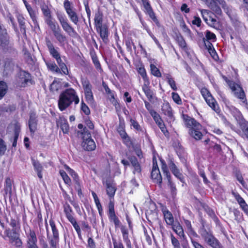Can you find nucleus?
Here are the masks:
<instances>
[{
	"mask_svg": "<svg viewBox=\"0 0 248 248\" xmlns=\"http://www.w3.org/2000/svg\"><path fill=\"white\" fill-rule=\"evenodd\" d=\"M162 110L165 115H167L170 117H172V108L168 102H164L162 106Z\"/></svg>",
	"mask_w": 248,
	"mask_h": 248,
	"instance_id": "33",
	"label": "nucleus"
},
{
	"mask_svg": "<svg viewBox=\"0 0 248 248\" xmlns=\"http://www.w3.org/2000/svg\"><path fill=\"white\" fill-rule=\"evenodd\" d=\"M103 183L106 187V191L108 196L110 198L113 197L116 190L115 185L113 182L109 179L103 181Z\"/></svg>",
	"mask_w": 248,
	"mask_h": 248,
	"instance_id": "16",
	"label": "nucleus"
},
{
	"mask_svg": "<svg viewBox=\"0 0 248 248\" xmlns=\"http://www.w3.org/2000/svg\"><path fill=\"white\" fill-rule=\"evenodd\" d=\"M31 161L32 165L34 167V169L35 171L37 172L38 177L40 179H42L43 175L42 173V171L43 170V166L39 162L36 161L34 159H32Z\"/></svg>",
	"mask_w": 248,
	"mask_h": 248,
	"instance_id": "32",
	"label": "nucleus"
},
{
	"mask_svg": "<svg viewBox=\"0 0 248 248\" xmlns=\"http://www.w3.org/2000/svg\"><path fill=\"white\" fill-rule=\"evenodd\" d=\"M169 167L172 173L181 182H183V177L182 174L180 172L179 170L177 168L175 164L172 161H170V163Z\"/></svg>",
	"mask_w": 248,
	"mask_h": 248,
	"instance_id": "28",
	"label": "nucleus"
},
{
	"mask_svg": "<svg viewBox=\"0 0 248 248\" xmlns=\"http://www.w3.org/2000/svg\"><path fill=\"white\" fill-rule=\"evenodd\" d=\"M201 93L205 100L208 98L209 96H212L209 91L206 88H202L201 89Z\"/></svg>",
	"mask_w": 248,
	"mask_h": 248,
	"instance_id": "57",
	"label": "nucleus"
},
{
	"mask_svg": "<svg viewBox=\"0 0 248 248\" xmlns=\"http://www.w3.org/2000/svg\"><path fill=\"white\" fill-rule=\"evenodd\" d=\"M205 37L206 38L205 41H208V40H210L212 42H215L216 41V35L209 31H206Z\"/></svg>",
	"mask_w": 248,
	"mask_h": 248,
	"instance_id": "51",
	"label": "nucleus"
},
{
	"mask_svg": "<svg viewBox=\"0 0 248 248\" xmlns=\"http://www.w3.org/2000/svg\"><path fill=\"white\" fill-rule=\"evenodd\" d=\"M61 87V84L60 80L54 79L50 86V90L52 92L57 91Z\"/></svg>",
	"mask_w": 248,
	"mask_h": 248,
	"instance_id": "38",
	"label": "nucleus"
},
{
	"mask_svg": "<svg viewBox=\"0 0 248 248\" xmlns=\"http://www.w3.org/2000/svg\"><path fill=\"white\" fill-rule=\"evenodd\" d=\"M131 125L137 130H140V126L139 123L134 119L131 118L130 120Z\"/></svg>",
	"mask_w": 248,
	"mask_h": 248,
	"instance_id": "63",
	"label": "nucleus"
},
{
	"mask_svg": "<svg viewBox=\"0 0 248 248\" xmlns=\"http://www.w3.org/2000/svg\"><path fill=\"white\" fill-rule=\"evenodd\" d=\"M171 242L173 248H181L179 241L171 234L170 235Z\"/></svg>",
	"mask_w": 248,
	"mask_h": 248,
	"instance_id": "55",
	"label": "nucleus"
},
{
	"mask_svg": "<svg viewBox=\"0 0 248 248\" xmlns=\"http://www.w3.org/2000/svg\"><path fill=\"white\" fill-rule=\"evenodd\" d=\"M53 33L60 45L61 46H64L65 43L67 42V38L66 36L62 33L61 28H60L57 29L53 31Z\"/></svg>",
	"mask_w": 248,
	"mask_h": 248,
	"instance_id": "22",
	"label": "nucleus"
},
{
	"mask_svg": "<svg viewBox=\"0 0 248 248\" xmlns=\"http://www.w3.org/2000/svg\"><path fill=\"white\" fill-rule=\"evenodd\" d=\"M56 15L63 30L66 32L69 35H72L76 33L74 28L68 23L66 17L63 14L58 12L56 14Z\"/></svg>",
	"mask_w": 248,
	"mask_h": 248,
	"instance_id": "7",
	"label": "nucleus"
},
{
	"mask_svg": "<svg viewBox=\"0 0 248 248\" xmlns=\"http://www.w3.org/2000/svg\"><path fill=\"white\" fill-rule=\"evenodd\" d=\"M92 60L93 64H94V66L96 69L99 71V72H102V69L101 68V66L100 65V63L97 59V58L96 56H93L92 57Z\"/></svg>",
	"mask_w": 248,
	"mask_h": 248,
	"instance_id": "54",
	"label": "nucleus"
},
{
	"mask_svg": "<svg viewBox=\"0 0 248 248\" xmlns=\"http://www.w3.org/2000/svg\"><path fill=\"white\" fill-rule=\"evenodd\" d=\"M45 21L50 29L52 30V32L60 28L57 23L53 19L52 16L45 18Z\"/></svg>",
	"mask_w": 248,
	"mask_h": 248,
	"instance_id": "27",
	"label": "nucleus"
},
{
	"mask_svg": "<svg viewBox=\"0 0 248 248\" xmlns=\"http://www.w3.org/2000/svg\"><path fill=\"white\" fill-rule=\"evenodd\" d=\"M138 72L143 78L144 83L149 82V80L147 77V73L145 68L143 67H140L138 69Z\"/></svg>",
	"mask_w": 248,
	"mask_h": 248,
	"instance_id": "43",
	"label": "nucleus"
},
{
	"mask_svg": "<svg viewBox=\"0 0 248 248\" xmlns=\"http://www.w3.org/2000/svg\"><path fill=\"white\" fill-rule=\"evenodd\" d=\"M81 83L84 90L85 99L89 104L93 103V96L92 92V85L87 78H82Z\"/></svg>",
	"mask_w": 248,
	"mask_h": 248,
	"instance_id": "3",
	"label": "nucleus"
},
{
	"mask_svg": "<svg viewBox=\"0 0 248 248\" xmlns=\"http://www.w3.org/2000/svg\"><path fill=\"white\" fill-rule=\"evenodd\" d=\"M83 141L82 146L83 149L87 151H93L96 148V145L93 140L91 138L90 132L85 131L82 133Z\"/></svg>",
	"mask_w": 248,
	"mask_h": 248,
	"instance_id": "6",
	"label": "nucleus"
},
{
	"mask_svg": "<svg viewBox=\"0 0 248 248\" xmlns=\"http://www.w3.org/2000/svg\"><path fill=\"white\" fill-rule=\"evenodd\" d=\"M202 236L205 241L213 248H220L221 244L211 233L204 231L202 233Z\"/></svg>",
	"mask_w": 248,
	"mask_h": 248,
	"instance_id": "10",
	"label": "nucleus"
},
{
	"mask_svg": "<svg viewBox=\"0 0 248 248\" xmlns=\"http://www.w3.org/2000/svg\"><path fill=\"white\" fill-rule=\"evenodd\" d=\"M150 68L151 73L154 76L156 77H160L161 76V74L159 70L154 64H151L150 65Z\"/></svg>",
	"mask_w": 248,
	"mask_h": 248,
	"instance_id": "50",
	"label": "nucleus"
},
{
	"mask_svg": "<svg viewBox=\"0 0 248 248\" xmlns=\"http://www.w3.org/2000/svg\"><path fill=\"white\" fill-rule=\"evenodd\" d=\"M4 234L9 238V242L13 246L18 248L22 247V242L16 232L11 231L10 229H6L4 231Z\"/></svg>",
	"mask_w": 248,
	"mask_h": 248,
	"instance_id": "5",
	"label": "nucleus"
},
{
	"mask_svg": "<svg viewBox=\"0 0 248 248\" xmlns=\"http://www.w3.org/2000/svg\"><path fill=\"white\" fill-rule=\"evenodd\" d=\"M36 114L34 112L30 114V120L29 121V126L31 132L33 133L36 129L37 121Z\"/></svg>",
	"mask_w": 248,
	"mask_h": 248,
	"instance_id": "29",
	"label": "nucleus"
},
{
	"mask_svg": "<svg viewBox=\"0 0 248 248\" xmlns=\"http://www.w3.org/2000/svg\"><path fill=\"white\" fill-rule=\"evenodd\" d=\"M41 9L45 18L51 16V11L47 5H42L41 6Z\"/></svg>",
	"mask_w": 248,
	"mask_h": 248,
	"instance_id": "42",
	"label": "nucleus"
},
{
	"mask_svg": "<svg viewBox=\"0 0 248 248\" xmlns=\"http://www.w3.org/2000/svg\"><path fill=\"white\" fill-rule=\"evenodd\" d=\"M201 13L203 20L205 22H207L208 20V17L210 15H213L210 11L208 10H201Z\"/></svg>",
	"mask_w": 248,
	"mask_h": 248,
	"instance_id": "52",
	"label": "nucleus"
},
{
	"mask_svg": "<svg viewBox=\"0 0 248 248\" xmlns=\"http://www.w3.org/2000/svg\"><path fill=\"white\" fill-rule=\"evenodd\" d=\"M149 85L150 81L144 83L142 86V89L148 100L151 101L154 99V93L149 88Z\"/></svg>",
	"mask_w": 248,
	"mask_h": 248,
	"instance_id": "26",
	"label": "nucleus"
},
{
	"mask_svg": "<svg viewBox=\"0 0 248 248\" xmlns=\"http://www.w3.org/2000/svg\"><path fill=\"white\" fill-rule=\"evenodd\" d=\"M73 102L75 104H78L79 98L76 91L72 89H68L61 93L58 101V107L60 110L63 111L67 108Z\"/></svg>",
	"mask_w": 248,
	"mask_h": 248,
	"instance_id": "1",
	"label": "nucleus"
},
{
	"mask_svg": "<svg viewBox=\"0 0 248 248\" xmlns=\"http://www.w3.org/2000/svg\"><path fill=\"white\" fill-rule=\"evenodd\" d=\"M108 217L111 221L113 222L116 226L120 224V220L115 215V213L108 214Z\"/></svg>",
	"mask_w": 248,
	"mask_h": 248,
	"instance_id": "48",
	"label": "nucleus"
},
{
	"mask_svg": "<svg viewBox=\"0 0 248 248\" xmlns=\"http://www.w3.org/2000/svg\"><path fill=\"white\" fill-rule=\"evenodd\" d=\"M232 195L239 203L240 207L248 216V205L244 199L238 193L232 192Z\"/></svg>",
	"mask_w": 248,
	"mask_h": 248,
	"instance_id": "18",
	"label": "nucleus"
},
{
	"mask_svg": "<svg viewBox=\"0 0 248 248\" xmlns=\"http://www.w3.org/2000/svg\"><path fill=\"white\" fill-rule=\"evenodd\" d=\"M142 5L145 9V12L150 17L156 24H158L159 22L156 18L154 12L148 0H141Z\"/></svg>",
	"mask_w": 248,
	"mask_h": 248,
	"instance_id": "17",
	"label": "nucleus"
},
{
	"mask_svg": "<svg viewBox=\"0 0 248 248\" xmlns=\"http://www.w3.org/2000/svg\"><path fill=\"white\" fill-rule=\"evenodd\" d=\"M183 118L185 125L189 129V134L196 140L202 139L203 136L202 126L195 119L187 115H183Z\"/></svg>",
	"mask_w": 248,
	"mask_h": 248,
	"instance_id": "2",
	"label": "nucleus"
},
{
	"mask_svg": "<svg viewBox=\"0 0 248 248\" xmlns=\"http://www.w3.org/2000/svg\"><path fill=\"white\" fill-rule=\"evenodd\" d=\"M102 22V15L99 13L95 14L94 17V24L95 28L103 26L104 25H103Z\"/></svg>",
	"mask_w": 248,
	"mask_h": 248,
	"instance_id": "37",
	"label": "nucleus"
},
{
	"mask_svg": "<svg viewBox=\"0 0 248 248\" xmlns=\"http://www.w3.org/2000/svg\"><path fill=\"white\" fill-rule=\"evenodd\" d=\"M7 90V86L4 81H0V99L5 94Z\"/></svg>",
	"mask_w": 248,
	"mask_h": 248,
	"instance_id": "44",
	"label": "nucleus"
},
{
	"mask_svg": "<svg viewBox=\"0 0 248 248\" xmlns=\"http://www.w3.org/2000/svg\"><path fill=\"white\" fill-rule=\"evenodd\" d=\"M172 98L173 100L177 104L180 105L182 104L181 99L177 93L173 92L172 93Z\"/></svg>",
	"mask_w": 248,
	"mask_h": 248,
	"instance_id": "58",
	"label": "nucleus"
},
{
	"mask_svg": "<svg viewBox=\"0 0 248 248\" xmlns=\"http://www.w3.org/2000/svg\"><path fill=\"white\" fill-rule=\"evenodd\" d=\"M121 232L123 235L124 241L126 244L127 248H132L131 241L128 237V230L125 227H122L121 228Z\"/></svg>",
	"mask_w": 248,
	"mask_h": 248,
	"instance_id": "30",
	"label": "nucleus"
},
{
	"mask_svg": "<svg viewBox=\"0 0 248 248\" xmlns=\"http://www.w3.org/2000/svg\"><path fill=\"white\" fill-rule=\"evenodd\" d=\"M177 40L179 46L184 50H186L187 46L186 44L183 37L181 36H178L177 37Z\"/></svg>",
	"mask_w": 248,
	"mask_h": 248,
	"instance_id": "49",
	"label": "nucleus"
},
{
	"mask_svg": "<svg viewBox=\"0 0 248 248\" xmlns=\"http://www.w3.org/2000/svg\"><path fill=\"white\" fill-rule=\"evenodd\" d=\"M152 116L164 134L165 136L168 135L169 132L160 115L156 112H152Z\"/></svg>",
	"mask_w": 248,
	"mask_h": 248,
	"instance_id": "15",
	"label": "nucleus"
},
{
	"mask_svg": "<svg viewBox=\"0 0 248 248\" xmlns=\"http://www.w3.org/2000/svg\"><path fill=\"white\" fill-rule=\"evenodd\" d=\"M28 227H25L26 234L28 238L27 241H37V237L34 231L31 230L30 228L28 229Z\"/></svg>",
	"mask_w": 248,
	"mask_h": 248,
	"instance_id": "34",
	"label": "nucleus"
},
{
	"mask_svg": "<svg viewBox=\"0 0 248 248\" xmlns=\"http://www.w3.org/2000/svg\"><path fill=\"white\" fill-rule=\"evenodd\" d=\"M206 22L211 26H214L216 24L217 20L215 18L213 17L212 15H210V16L208 17V20Z\"/></svg>",
	"mask_w": 248,
	"mask_h": 248,
	"instance_id": "64",
	"label": "nucleus"
},
{
	"mask_svg": "<svg viewBox=\"0 0 248 248\" xmlns=\"http://www.w3.org/2000/svg\"><path fill=\"white\" fill-rule=\"evenodd\" d=\"M162 211L166 224L170 226L173 225V223H174V220L173 216L171 212L166 207H163Z\"/></svg>",
	"mask_w": 248,
	"mask_h": 248,
	"instance_id": "21",
	"label": "nucleus"
},
{
	"mask_svg": "<svg viewBox=\"0 0 248 248\" xmlns=\"http://www.w3.org/2000/svg\"><path fill=\"white\" fill-rule=\"evenodd\" d=\"M166 79L171 88L174 91H176L177 90V87L176 86L175 81L171 76L167 74L166 76Z\"/></svg>",
	"mask_w": 248,
	"mask_h": 248,
	"instance_id": "40",
	"label": "nucleus"
},
{
	"mask_svg": "<svg viewBox=\"0 0 248 248\" xmlns=\"http://www.w3.org/2000/svg\"><path fill=\"white\" fill-rule=\"evenodd\" d=\"M184 223L186 233L190 237V239L198 237V235L193 229L191 222L187 219H184Z\"/></svg>",
	"mask_w": 248,
	"mask_h": 248,
	"instance_id": "19",
	"label": "nucleus"
},
{
	"mask_svg": "<svg viewBox=\"0 0 248 248\" xmlns=\"http://www.w3.org/2000/svg\"><path fill=\"white\" fill-rule=\"evenodd\" d=\"M57 125L60 126L64 134H67L69 131V125L68 122L63 117H60L57 121Z\"/></svg>",
	"mask_w": 248,
	"mask_h": 248,
	"instance_id": "24",
	"label": "nucleus"
},
{
	"mask_svg": "<svg viewBox=\"0 0 248 248\" xmlns=\"http://www.w3.org/2000/svg\"><path fill=\"white\" fill-rule=\"evenodd\" d=\"M13 69V65L10 62H7L5 63L4 66V72L6 74H8L10 72H11Z\"/></svg>",
	"mask_w": 248,
	"mask_h": 248,
	"instance_id": "59",
	"label": "nucleus"
},
{
	"mask_svg": "<svg viewBox=\"0 0 248 248\" xmlns=\"http://www.w3.org/2000/svg\"><path fill=\"white\" fill-rule=\"evenodd\" d=\"M63 210L66 217L68 220L74 218L73 216V210L69 204L65 203L63 205Z\"/></svg>",
	"mask_w": 248,
	"mask_h": 248,
	"instance_id": "35",
	"label": "nucleus"
},
{
	"mask_svg": "<svg viewBox=\"0 0 248 248\" xmlns=\"http://www.w3.org/2000/svg\"><path fill=\"white\" fill-rule=\"evenodd\" d=\"M172 230L182 239H185L186 235L185 234L183 228L181 225L177 222L173 223V225H170Z\"/></svg>",
	"mask_w": 248,
	"mask_h": 248,
	"instance_id": "25",
	"label": "nucleus"
},
{
	"mask_svg": "<svg viewBox=\"0 0 248 248\" xmlns=\"http://www.w3.org/2000/svg\"><path fill=\"white\" fill-rule=\"evenodd\" d=\"M14 129L15 132V136L18 137L20 131V124L19 123L16 122L14 124Z\"/></svg>",
	"mask_w": 248,
	"mask_h": 248,
	"instance_id": "61",
	"label": "nucleus"
},
{
	"mask_svg": "<svg viewBox=\"0 0 248 248\" xmlns=\"http://www.w3.org/2000/svg\"><path fill=\"white\" fill-rule=\"evenodd\" d=\"M49 224L52 229L53 236L50 240V245L53 248H56L59 240V232L56 229L55 222L53 220H49Z\"/></svg>",
	"mask_w": 248,
	"mask_h": 248,
	"instance_id": "13",
	"label": "nucleus"
},
{
	"mask_svg": "<svg viewBox=\"0 0 248 248\" xmlns=\"http://www.w3.org/2000/svg\"><path fill=\"white\" fill-rule=\"evenodd\" d=\"M228 83L234 96L242 100L243 103H245L246 99L242 88L239 84L235 83L233 81H229Z\"/></svg>",
	"mask_w": 248,
	"mask_h": 248,
	"instance_id": "8",
	"label": "nucleus"
},
{
	"mask_svg": "<svg viewBox=\"0 0 248 248\" xmlns=\"http://www.w3.org/2000/svg\"><path fill=\"white\" fill-rule=\"evenodd\" d=\"M129 160L133 167V174L140 177L141 175V168L137 158L135 157H131Z\"/></svg>",
	"mask_w": 248,
	"mask_h": 248,
	"instance_id": "20",
	"label": "nucleus"
},
{
	"mask_svg": "<svg viewBox=\"0 0 248 248\" xmlns=\"http://www.w3.org/2000/svg\"><path fill=\"white\" fill-rule=\"evenodd\" d=\"M210 8H211L215 13V14L218 15H220L222 13L221 9L216 4L215 2L212 5V6L210 7Z\"/></svg>",
	"mask_w": 248,
	"mask_h": 248,
	"instance_id": "60",
	"label": "nucleus"
},
{
	"mask_svg": "<svg viewBox=\"0 0 248 248\" xmlns=\"http://www.w3.org/2000/svg\"><path fill=\"white\" fill-rule=\"evenodd\" d=\"M4 234L9 238V242L13 246L18 248L22 247V242L16 232L11 231L10 229H6L4 231Z\"/></svg>",
	"mask_w": 248,
	"mask_h": 248,
	"instance_id": "4",
	"label": "nucleus"
},
{
	"mask_svg": "<svg viewBox=\"0 0 248 248\" xmlns=\"http://www.w3.org/2000/svg\"><path fill=\"white\" fill-rule=\"evenodd\" d=\"M10 225L12 228L11 231L16 232V230L19 228V222L14 218L11 219Z\"/></svg>",
	"mask_w": 248,
	"mask_h": 248,
	"instance_id": "47",
	"label": "nucleus"
},
{
	"mask_svg": "<svg viewBox=\"0 0 248 248\" xmlns=\"http://www.w3.org/2000/svg\"><path fill=\"white\" fill-rule=\"evenodd\" d=\"M81 109L86 115H89L90 113V110L89 107L83 101L81 104Z\"/></svg>",
	"mask_w": 248,
	"mask_h": 248,
	"instance_id": "62",
	"label": "nucleus"
},
{
	"mask_svg": "<svg viewBox=\"0 0 248 248\" xmlns=\"http://www.w3.org/2000/svg\"><path fill=\"white\" fill-rule=\"evenodd\" d=\"M46 64L47 68L51 71L56 73H59L60 72V69L54 62H46Z\"/></svg>",
	"mask_w": 248,
	"mask_h": 248,
	"instance_id": "39",
	"label": "nucleus"
},
{
	"mask_svg": "<svg viewBox=\"0 0 248 248\" xmlns=\"http://www.w3.org/2000/svg\"><path fill=\"white\" fill-rule=\"evenodd\" d=\"M96 31L99 33L100 36L103 42L107 43L108 41V27L106 25L96 28Z\"/></svg>",
	"mask_w": 248,
	"mask_h": 248,
	"instance_id": "23",
	"label": "nucleus"
},
{
	"mask_svg": "<svg viewBox=\"0 0 248 248\" xmlns=\"http://www.w3.org/2000/svg\"><path fill=\"white\" fill-rule=\"evenodd\" d=\"M46 42L50 55L56 59L58 63L61 62L62 59L60 54L57 50L58 48H55L52 43L48 39H46Z\"/></svg>",
	"mask_w": 248,
	"mask_h": 248,
	"instance_id": "12",
	"label": "nucleus"
},
{
	"mask_svg": "<svg viewBox=\"0 0 248 248\" xmlns=\"http://www.w3.org/2000/svg\"><path fill=\"white\" fill-rule=\"evenodd\" d=\"M31 80V76L29 73L25 71H20L16 78V84L20 87H25Z\"/></svg>",
	"mask_w": 248,
	"mask_h": 248,
	"instance_id": "9",
	"label": "nucleus"
},
{
	"mask_svg": "<svg viewBox=\"0 0 248 248\" xmlns=\"http://www.w3.org/2000/svg\"><path fill=\"white\" fill-rule=\"evenodd\" d=\"M151 178L154 183L158 184L161 186L162 183V177L158 168L157 161L153 158V167L151 171Z\"/></svg>",
	"mask_w": 248,
	"mask_h": 248,
	"instance_id": "11",
	"label": "nucleus"
},
{
	"mask_svg": "<svg viewBox=\"0 0 248 248\" xmlns=\"http://www.w3.org/2000/svg\"><path fill=\"white\" fill-rule=\"evenodd\" d=\"M71 21L75 25H77L79 21L78 16L77 13L73 10L66 13Z\"/></svg>",
	"mask_w": 248,
	"mask_h": 248,
	"instance_id": "36",
	"label": "nucleus"
},
{
	"mask_svg": "<svg viewBox=\"0 0 248 248\" xmlns=\"http://www.w3.org/2000/svg\"><path fill=\"white\" fill-rule=\"evenodd\" d=\"M161 163V169L163 171V172L164 175L167 177L168 179H169L170 177V173L168 169L167 166L165 163V162L163 160H160Z\"/></svg>",
	"mask_w": 248,
	"mask_h": 248,
	"instance_id": "45",
	"label": "nucleus"
},
{
	"mask_svg": "<svg viewBox=\"0 0 248 248\" xmlns=\"http://www.w3.org/2000/svg\"><path fill=\"white\" fill-rule=\"evenodd\" d=\"M60 174L61 176H62L64 183L68 185H70L71 183V179H70L69 176L67 175L66 173L64 170H61L60 171Z\"/></svg>",
	"mask_w": 248,
	"mask_h": 248,
	"instance_id": "46",
	"label": "nucleus"
},
{
	"mask_svg": "<svg viewBox=\"0 0 248 248\" xmlns=\"http://www.w3.org/2000/svg\"><path fill=\"white\" fill-rule=\"evenodd\" d=\"M27 10L31 18L32 21L35 22H36V13L33 10L31 6H27Z\"/></svg>",
	"mask_w": 248,
	"mask_h": 248,
	"instance_id": "53",
	"label": "nucleus"
},
{
	"mask_svg": "<svg viewBox=\"0 0 248 248\" xmlns=\"http://www.w3.org/2000/svg\"><path fill=\"white\" fill-rule=\"evenodd\" d=\"M0 45L4 49H7L9 45V37L4 27L0 23Z\"/></svg>",
	"mask_w": 248,
	"mask_h": 248,
	"instance_id": "14",
	"label": "nucleus"
},
{
	"mask_svg": "<svg viewBox=\"0 0 248 248\" xmlns=\"http://www.w3.org/2000/svg\"><path fill=\"white\" fill-rule=\"evenodd\" d=\"M69 221L72 224L74 229L76 231V232L78 234V237L81 238V229L80 228L79 226L77 223L76 219L75 218H73L72 219L69 220Z\"/></svg>",
	"mask_w": 248,
	"mask_h": 248,
	"instance_id": "41",
	"label": "nucleus"
},
{
	"mask_svg": "<svg viewBox=\"0 0 248 248\" xmlns=\"http://www.w3.org/2000/svg\"><path fill=\"white\" fill-rule=\"evenodd\" d=\"M6 149V145L4 141L1 139H0V156L4 154Z\"/></svg>",
	"mask_w": 248,
	"mask_h": 248,
	"instance_id": "56",
	"label": "nucleus"
},
{
	"mask_svg": "<svg viewBox=\"0 0 248 248\" xmlns=\"http://www.w3.org/2000/svg\"><path fill=\"white\" fill-rule=\"evenodd\" d=\"M207 104L213 110L217 113H219L220 109L218 104L216 100L213 98V96H209L208 98L205 100Z\"/></svg>",
	"mask_w": 248,
	"mask_h": 248,
	"instance_id": "31",
	"label": "nucleus"
}]
</instances>
